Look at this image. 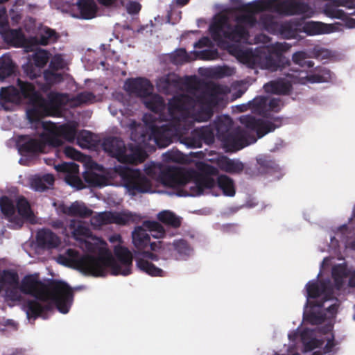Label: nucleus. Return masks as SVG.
Segmentation results:
<instances>
[{"instance_id": "1", "label": "nucleus", "mask_w": 355, "mask_h": 355, "mask_svg": "<svg viewBox=\"0 0 355 355\" xmlns=\"http://www.w3.org/2000/svg\"><path fill=\"white\" fill-rule=\"evenodd\" d=\"M243 10L236 17L234 26L227 12L215 15L209 26L212 39L217 45L227 50L248 67L260 68L270 71L286 69L290 61L282 56L291 45L287 42H276L271 47L260 46L252 50L241 47V44H250L249 28L254 26L256 14L263 10L284 15H300L311 17L315 11L302 0H254L245 3L243 0H230Z\"/></svg>"}, {"instance_id": "2", "label": "nucleus", "mask_w": 355, "mask_h": 355, "mask_svg": "<svg viewBox=\"0 0 355 355\" xmlns=\"http://www.w3.org/2000/svg\"><path fill=\"white\" fill-rule=\"evenodd\" d=\"M229 91L223 98L211 105V114L213 107L223 101L227 94L230 93V88L226 86ZM200 121V122L209 120ZM243 128H232V120L227 115L218 116L214 121V125L202 126L193 129L196 119H193L191 125L182 122L178 128L168 130L162 137H155L157 142L161 146H168L173 139H178L187 148H200L202 143L211 144L214 141V137L223 142L225 148L230 151H236L244 147L255 143L259 138H261L268 132L274 131L282 125V121L279 118H270V119H257L251 115H243L239 118Z\"/></svg>"}, {"instance_id": "3", "label": "nucleus", "mask_w": 355, "mask_h": 355, "mask_svg": "<svg viewBox=\"0 0 355 355\" xmlns=\"http://www.w3.org/2000/svg\"><path fill=\"white\" fill-rule=\"evenodd\" d=\"M156 85L166 94L184 92L169 101L162 112L163 116L157 119L162 121L157 128L160 132L178 128L182 122L190 126L193 119L199 121L207 119L211 114V105L229 91L225 85L206 84L196 76L182 79L173 73L159 78Z\"/></svg>"}, {"instance_id": "4", "label": "nucleus", "mask_w": 355, "mask_h": 355, "mask_svg": "<svg viewBox=\"0 0 355 355\" xmlns=\"http://www.w3.org/2000/svg\"><path fill=\"white\" fill-rule=\"evenodd\" d=\"M68 228L76 245L86 254L68 249L57 257L59 263L76 266L83 273L94 277H105L109 271L112 275L128 276L132 273L133 257L127 248L116 245L114 257L107 243L92 233L87 222L71 219Z\"/></svg>"}, {"instance_id": "5", "label": "nucleus", "mask_w": 355, "mask_h": 355, "mask_svg": "<svg viewBox=\"0 0 355 355\" xmlns=\"http://www.w3.org/2000/svg\"><path fill=\"white\" fill-rule=\"evenodd\" d=\"M45 83L36 81V86L17 79V87H2L0 90V108L6 111H12L15 107L25 101L28 104L26 111L30 123L42 121L44 116H59L61 109L64 107H78L95 103L96 96L90 92H83L75 96L67 94L51 92L47 99L42 97L40 92H47L51 85L62 80L61 73L46 70L44 72Z\"/></svg>"}, {"instance_id": "6", "label": "nucleus", "mask_w": 355, "mask_h": 355, "mask_svg": "<svg viewBox=\"0 0 355 355\" xmlns=\"http://www.w3.org/2000/svg\"><path fill=\"white\" fill-rule=\"evenodd\" d=\"M3 289L6 290L8 301L20 302L23 294L31 295L33 299L22 304L28 320L37 317L48 318L55 306L59 312L66 314L73 300V291L67 284L55 282L47 286L36 273L25 276L19 285L16 272L0 270V291Z\"/></svg>"}, {"instance_id": "7", "label": "nucleus", "mask_w": 355, "mask_h": 355, "mask_svg": "<svg viewBox=\"0 0 355 355\" xmlns=\"http://www.w3.org/2000/svg\"><path fill=\"white\" fill-rule=\"evenodd\" d=\"M144 171L152 179L164 186L177 189L176 196L196 197L211 194L219 196L215 191L218 188L224 196L233 197L235 186L232 179L226 175L218 176L216 181L212 175H218L216 168L205 166V173L200 174L194 170H187L152 162L145 165Z\"/></svg>"}, {"instance_id": "8", "label": "nucleus", "mask_w": 355, "mask_h": 355, "mask_svg": "<svg viewBox=\"0 0 355 355\" xmlns=\"http://www.w3.org/2000/svg\"><path fill=\"white\" fill-rule=\"evenodd\" d=\"M35 128H41L39 139L29 136L18 137L16 146L18 153L21 155L35 153H44L49 146H61L64 141H73L76 139L77 144L82 148H91L96 144L95 136L87 130H82L77 133L78 123L69 121L65 124L58 125L51 121H38L31 123Z\"/></svg>"}, {"instance_id": "9", "label": "nucleus", "mask_w": 355, "mask_h": 355, "mask_svg": "<svg viewBox=\"0 0 355 355\" xmlns=\"http://www.w3.org/2000/svg\"><path fill=\"white\" fill-rule=\"evenodd\" d=\"M85 180L92 187L107 185L123 187L130 196L140 193H155L151 182L136 168L118 165L109 169L92 162L90 168L83 173Z\"/></svg>"}, {"instance_id": "10", "label": "nucleus", "mask_w": 355, "mask_h": 355, "mask_svg": "<svg viewBox=\"0 0 355 355\" xmlns=\"http://www.w3.org/2000/svg\"><path fill=\"white\" fill-rule=\"evenodd\" d=\"M119 122L123 127H128L130 131V139L133 143L126 148L124 142L116 137H108L103 140V149L110 155L115 157L121 163H141L147 157V150L153 148L156 145L159 148H164L157 144L151 137V130L146 128L143 123H137L130 119L126 123L118 116Z\"/></svg>"}, {"instance_id": "11", "label": "nucleus", "mask_w": 355, "mask_h": 355, "mask_svg": "<svg viewBox=\"0 0 355 355\" xmlns=\"http://www.w3.org/2000/svg\"><path fill=\"white\" fill-rule=\"evenodd\" d=\"M124 89L130 94L143 98L144 103L151 113L145 114L143 116V124L151 130V137L158 144L155 137H162L164 135V132L157 131L159 124L162 121H157L161 118L162 111L165 110V104L163 98L157 94H153V86L146 78H137L127 80L123 85ZM150 138V136H149Z\"/></svg>"}, {"instance_id": "12", "label": "nucleus", "mask_w": 355, "mask_h": 355, "mask_svg": "<svg viewBox=\"0 0 355 355\" xmlns=\"http://www.w3.org/2000/svg\"><path fill=\"white\" fill-rule=\"evenodd\" d=\"M268 32L279 33L286 39L297 38L299 33L304 32L308 35L329 34L342 31L343 25L338 23L324 24L319 21H310L304 24L295 21H285L281 24L270 15H263L259 22Z\"/></svg>"}, {"instance_id": "13", "label": "nucleus", "mask_w": 355, "mask_h": 355, "mask_svg": "<svg viewBox=\"0 0 355 355\" xmlns=\"http://www.w3.org/2000/svg\"><path fill=\"white\" fill-rule=\"evenodd\" d=\"M284 73L285 78L265 84L263 85L265 92L276 94H285L291 90L293 83L306 85L328 83L334 78V74L331 71L324 67L316 68L311 73L303 70L289 69V72H284Z\"/></svg>"}, {"instance_id": "14", "label": "nucleus", "mask_w": 355, "mask_h": 355, "mask_svg": "<svg viewBox=\"0 0 355 355\" xmlns=\"http://www.w3.org/2000/svg\"><path fill=\"white\" fill-rule=\"evenodd\" d=\"M329 235L330 242L324 247H320L321 252L337 254L343 248L355 250V239L352 238L354 232L347 225L344 224L336 229H332L329 232Z\"/></svg>"}, {"instance_id": "15", "label": "nucleus", "mask_w": 355, "mask_h": 355, "mask_svg": "<svg viewBox=\"0 0 355 355\" xmlns=\"http://www.w3.org/2000/svg\"><path fill=\"white\" fill-rule=\"evenodd\" d=\"M0 35L6 43L12 46L23 47L26 52L32 51L31 37L27 38L21 28H10L5 7H0Z\"/></svg>"}, {"instance_id": "16", "label": "nucleus", "mask_w": 355, "mask_h": 355, "mask_svg": "<svg viewBox=\"0 0 355 355\" xmlns=\"http://www.w3.org/2000/svg\"><path fill=\"white\" fill-rule=\"evenodd\" d=\"M150 249L157 252L164 259L175 257L177 259H186L193 254L192 248L184 239L175 240L172 245L162 241L153 242Z\"/></svg>"}, {"instance_id": "17", "label": "nucleus", "mask_w": 355, "mask_h": 355, "mask_svg": "<svg viewBox=\"0 0 355 355\" xmlns=\"http://www.w3.org/2000/svg\"><path fill=\"white\" fill-rule=\"evenodd\" d=\"M49 60V53L44 49L36 51L27 63L23 65L24 73L31 79L40 76L41 69L43 68Z\"/></svg>"}, {"instance_id": "18", "label": "nucleus", "mask_w": 355, "mask_h": 355, "mask_svg": "<svg viewBox=\"0 0 355 355\" xmlns=\"http://www.w3.org/2000/svg\"><path fill=\"white\" fill-rule=\"evenodd\" d=\"M136 265L137 267L146 274L154 277H164L166 272L155 266L152 263L151 261H157V256L152 252H142L136 254Z\"/></svg>"}, {"instance_id": "19", "label": "nucleus", "mask_w": 355, "mask_h": 355, "mask_svg": "<svg viewBox=\"0 0 355 355\" xmlns=\"http://www.w3.org/2000/svg\"><path fill=\"white\" fill-rule=\"evenodd\" d=\"M58 172L64 173L66 183L76 189H82L85 187V183L81 180L79 173V166L75 162H64L55 166Z\"/></svg>"}, {"instance_id": "20", "label": "nucleus", "mask_w": 355, "mask_h": 355, "mask_svg": "<svg viewBox=\"0 0 355 355\" xmlns=\"http://www.w3.org/2000/svg\"><path fill=\"white\" fill-rule=\"evenodd\" d=\"M58 214H62L69 216H78L80 218H88L93 214V211L88 208L82 201H75L69 205L63 202L53 203Z\"/></svg>"}, {"instance_id": "21", "label": "nucleus", "mask_w": 355, "mask_h": 355, "mask_svg": "<svg viewBox=\"0 0 355 355\" xmlns=\"http://www.w3.org/2000/svg\"><path fill=\"white\" fill-rule=\"evenodd\" d=\"M254 105L256 106L258 114L263 116H269L270 112H279L283 107L284 103L279 97L257 96L254 98Z\"/></svg>"}, {"instance_id": "22", "label": "nucleus", "mask_w": 355, "mask_h": 355, "mask_svg": "<svg viewBox=\"0 0 355 355\" xmlns=\"http://www.w3.org/2000/svg\"><path fill=\"white\" fill-rule=\"evenodd\" d=\"M0 209L6 218L9 222V226L13 229H17L22 226L21 217L17 214L16 207L14 201L7 197L0 198Z\"/></svg>"}, {"instance_id": "23", "label": "nucleus", "mask_w": 355, "mask_h": 355, "mask_svg": "<svg viewBox=\"0 0 355 355\" xmlns=\"http://www.w3.org/2000/svg\"><path fill=\"white\" fill-rule=\"evenodd\" d=\"M37 243L44 248H54L60 243V238L48 229H42L37 232Z\"/></svg>"}, {"instance_id": "24", "label": "nucleus", "mask_w": 355, "mask_h": 355, "mask_svg": "<svg viewBox=\"0 0 355 355\" xmlns=\"http://www.w3.org/2000/svg\"><path fill=\"white\" fill-rule=\"evenodd\" d=\"M54 183L53 175L46 173L36 174L29 178L30 187L35 191H44L51 188Z\"/></svg>"}, {"instance_id": "25", "label": "nucleus", "mask_w": 355, "mask_h": 355, "mask_svg": "<svg viewBox=\"0 0 355 355\" xmlns=\"http://www.w3.org/2000/svg\"><path fill=\"white\" fill-rule=\"evenodd\" d=\"M218 168L230 174H238L244 169V164L238 159H230L225 156L219 157L216 160Z\"/></svg>"}, {"instance_id": "26", "label": "nucleus", "mask_w": 355, "mask_h": 355, "mask_svg": "<svg viewBox=\"0 0 355 355\" xmlns=\"http://www.w3.org/2000/svg\"><path fill=\"white\" fill-rule=\"evenodd\" d=\"M257 163L259 166V170L261 173H269L273 176L275 179H279L282 176V173L279 166L269 157L266 155H259L257 158Z\"/></svg>"}, {"instance_id": "27", "label": "nucleus", "mask_w": 355, "mask_h": 355, "mask_svg": "<svg viewBox=\"0 0 355 355\" xmlns=\"http://www.w3.org/2000/svg\"><path fill=\"white\" fill-rule=\"evenodd\" d=\"M57 39V34L53 30L48 27H43L40 28L37 37H31V47L33 51L34 46L47 45L55 42Z\"/></svg>"}, {"instance_id": "28", "label": "nucleus", "mask_w": 355, "mask_h": 355, "mask_svg": "<svg viewBox=\"0 0 355 355\" xmlns=\"http://www.w3.org/2000/svg\"><path fill=\"white\" fill-rule=\"evenodd\" d=\"M148 230L142 226H138L135 228L132 232V243L135 247L139 250L144 249L150 243V234L147 232Z\"/></svg>"}, {"instance_id": "29", "label": "nucleus", "mask_w": 355, "mask_h": 355, "mask_svg": "<svg viewBox=\"0 0 355 355\" xmlns=\"http://www.w3.org/2000/svg\"><path fill=\"white\" fill-rule=\"evenodd\" d=\"M76 6L80 12V17L90 19L95 17L97 6L94 0H78Z\"/></svg>"}, {"instance_id": "30", "label": "nucleus", "mask_w": 355, "mask_h": 355, "mask_svg": "<svg viewBox=\"0 0 355 355\" xmlns=\"http://www.w3.org/2000/svg\"><path fill=\"white\" fill-rule=\"evenodd\" d=\"M112 223L119 225H126L135 223L139 219V216L128 210L112 211Z\"/></svg>"}, {"instance_id": "31", "label": "nucleus", "mask_w": 355, "mask_h": 355, "mask_svg": "<svg viewBox=\"0 0 355 355\" xmlns=\"http://www.w3.org/2000/svg\"><path fill=\"white\" fill-rule=\"evenodd\" d=\"M17 214L19 217H21L22 225L25 220L33 223L36 222L35 216L31 210L29 202L24 197H19L17 200Z\"/></svg>"}, {"instance_id": "32", "label": "nucleus", "mask_w": 355, "mask_h": 355, "mask_svg": "<svg viewBox=\"0 0 355 355\" xmlns=\"http://www.w3.org/2000/svg\"><path fill=\"white\" fill-rule=\"evenodd\" d=\"M112 211L97 213L91 217L90 224L94 230H98L103 225L112 223Z\"/></svg>"}, {"instance_id": "33", "label": "nucleus", "mask_w": 355, "mask_h": 355, "mask_svg": "<svg viewBox=\"0 0 355 355\" xmlns=\"http://www.w3.org/2000/svg\"><path fill=\"white\" fill-rule=\"evenodd\" d=\"M309 58H313L311 51L307 52L305 51H300L294 53L292 55L293 62L302 67L311 68L313 67L314 63L313 61L306 60Z\"/></svg>"}, {"instance_id": "34", "label": "nucleus", "mask_w": 355, "mask_h": 355, "mask_svg": "<svg viewBox=\"0 0 355 355\" xmlns=\"http://www.w3.org/2000/svg\"><path fill=\"white\" fill-rule=\"evenodd\" d=\"M162 157L163 160L166 162L187 163L189 162V156L177 149L168 150L162 155Z\"/></svg>"}, {"instance_id": "35", "label": "nucleus", "mask_w": 355, "mask_h": 355, "mask_svg": "<svg viewBox=\"0 0 355 355\" xmlns=\"http://www.w3.org/2000/svg\"><path fill=\"white\" fill-rule=\"evenodd\" d=\"M157 218L161 222L173 227H179L181 223L180 218L169 210L160 211L157 214Z\"/></svg>"}, {"instance_id": "36", "label": "nucleus", "mask_w": 355, "mask_h": 355, "mask_svg": "<svg viewBox=\"0 0 355 355\" xmlns=\"http://www.w3.org/2000/svg\"><path fill=\"white\" fill-rule=\"evenodd\" d=\"M14 71V64L9 56L0 58V80H3Z\"/></svg>"}, {"instance_id": "37", "label": "nucleus", "mask_w": 355, "mask_h": 355, "mask_svg": "<svg viewBox=\"0 0 355 355\" xmlns=\"http://www.w3.org/2000/svg\"><path fill=\"white\" fill-rule=\"evenodd\" d=\"M144 226L150 233V236L155 239H161L165 236V230L162 225L155 221H145Z\"/></svg>"}, {"instance_id": "38", "label": "nucleus", "mask_w": 355, "mask_h": 355, "mask_svg": "<svg viewBox=\"0 0 355 355\" xmlns=\"http://www.w3.org/2000/svg\"><path fill=\"white\" fill-rule=\"evenodd\" d=\"M171 61L175 64H182L191 60L184 49H179L169 55Z\"/></svg>"}, {"instance_id": "39", "label": "nucleus", "mask_w": 355, "mask_h": 355, "mask_svg": "<svg viewBox=\"0 0 355 355\" xmlns=\"http://www.w3.org/2000/svg\"><path fill=\"white\" fill-rule=\"evenodd\" d=\"M25 3L24 0H17L12 8L10 10L9 15L12 25H17L20 23L22 15L21 11L19 8V6H24Z\"/></svg>"}, {"instance_id": "40", "label": "nucleus", "mask_w": 355, "mask_h": 355, "mask_svg": "<svg viewBox=\"0 0 355 355\" xmlns=\"http://www.w3.org/2000/svg\"><path fill=\"white\" fill-rule=\"evenodd\" d=\"M68 65V61L63 54H55L50 62V68L53 70L64 69Z\"/></svg>"}, {"instance_id": "41", "label": "nucleus", "mask_w": 355, "mask_h": 355, "mask_svg": "<svg viewBox=\"0 0 355 355\" xmlns=\"http://www.w3.org/2000/svg\"><path fill=\"white\" fill-rule=\"evenodd\" d=\"M235 73L234 68L224 65L216 67L211 70V74L217 78H221L223 77L231 76Z\"/></svg>"}, {"instance_id": "42", "label": "nucleus", "mask_w": 355, "mask_h": 355, "mask_svg": "<svg viewBox=\"0 0 355 355\" xmlns=\"http://www.w3.org/2000/svg\"><path fill=\"white\" fill-rule=\"evenodd\" d=\"M194 58L203 60H214L218 58L217 50L205 49L200 51H194Z\"/></svg>"}, {"instance_id": "43", "label": "nucleus", "mask_w": 355, "mask_h": 355, "mask_svg": "<svg viewBox=\"0 0 355 355\" xmlns=\"http://www.w3.org/2000/svg\"><path fill=\"white\" fill-rule=\"evenodd\" d=\"M311 53L312 54L313 58L321 60L331 59L334 57V54L330 50L319 46L314 47L311 51Z\"/></svg>"}, {"instance_id": "44", "label": "nucleus", "mask_w": 355, "mask_h": 355, "mask_svg": "<svg viewBox=\"0 0 355 355\" xmlns=\"http://www.w3.org/2000/svg\"><path fill=\"white\" fill-rule=\"evenodd\" d=\"M123 6H125L129 14H137L141 9V5L138 2L130 0H125V3Z\"/></svg>"}, {"instance_id": "45", "label": "nucleus", "mask_w": 355, "mask_h": 355, "mask_svg": "<svg viewBox=\"0 0 355 355\" xmlns=\"http://www.w3.org/2000/svg\"><path fill=\"white\" fill-rule=\"evenodd\" d=\"M340 5L345 6L347 13L355 15V0H333Z\"/></svg>"}, {"instance_id": "46", "label": "nucleus", "mask_w": 355, "mask_h": 355, "mask_svg": "<svg viewBox=\"0 0 355 355\" xmlns=\"http://www.w3.org/2000/svg\"><path fill=\"white\" fill-rule=\"evenodd\" d=\"M124 105L119 101H114L113 103L110 105L109 110L112 116H117L118 112L121 113V115H123V112L122 110V107Z\"/></svg>"}, {"instance_id": "47", "label": "nucleus", "mask_w": 355, "mask_h": 355, "mask_svg": "<svg viewBox=\"0 0 355 355\" xmlns=\"http://www.w3.org/2000/svg\"><path fill=\"white\" fill-rule=\"evenodd\" d=\"M167 18L168 23L175 24L181 19V12L171 10L168 12Z\"/></svg>"}, {"instance_id": "48", "label": "nucleus", "mask_w": 355, "mask_h": 355, "mask_svg": "<svg viewBox=\"0 0 355 355\" xmlns=\"http://www.w3.org/2000/svg\"><path fill=\"white\" fill-rule=\"evenodd\" d=\"M256 106L254 105V99L252 101H249L247 104H242L237 106V108L240 112H245L251 110L253 113L258 114V111L256 110Z\"/></svg>"}, {"instance_id": "49", "label": "nucleus", "mask_w": 355, "mask_h": 355, "mask_svg": "<svg viewBox=\"0 0 355 355\" xmlns=\"http://www.w3.org/2000/svg\"><path fill=\"white\" fill-rule=\"evenodd\" d=\"M23 26L24 29L28 33H31L35 28V19L32 17H26L23 21Z\"/></svg>"}, {"instance_id": "50", "label": "nucleus", "mask_w": 355, "mask_h": 355, "mask_svg": "<svg viewBox=\"0 0 355 355\" xmlns=\"http://www.w3.org/2000/svg\"><path fill=\"white\" fill-rule=\"evenodd\" d=\"M64 153L67 157L72 159H78L80 157L79 152L69 146L64 148Z\"/></svg>"}, {"instance_id": "51", "label": "nucleus", "mask_w": 355, "mask_h": 355, "mask_svg": "<svg viewBox=\"0 0 355 355\" xmlns=\"http://www.w3.org/2000/svg\"><path fill=\"white\" fill-rule=\"evenodd\" d=\"M211 44V40L208 37H203L201 40H200L198 42L195 43L194 47L195 48H202V47H206L209 46Z\"/></svg>"}, {"instance_id": "52", "label": "nucleus", "mask_w": 355, "mask_h": 355, "mask_svg": "<svg viewBox=\"0 0 355 355\" xmlns=\"http://www.w3.org/2000/svg\"><path fill=\"white\" fill-rule=\"evenodd\" d=\"M101 4L104 6H110V5H118L119 2L121 5L125 3V0H98Z\"/></svg>"}, {"instance_id": "53", "label": "nucleus", "mask_w": 355, "mask_h": 355, "mask_svg": "<svg viewBox=\"0 0 355 355\" xmlns=\"http://www.w3.org/2000/svg\"><path fill=\"white\" fill-rule=\"evenodd\" d=\"M109 241L111 243H119L121 242V236L118 234H114L109 237Z\"/></svg>"}, {"instance_id": "54", "label": "nucleus", "mask_w": 355, "mask_h": 355, "mask_svg": "<svg viewBox=\"0 0 355 355\" xmlns=\"http://www.w3.org/2000/svg\"><path fill=\"white\" fill-rule=\"evenodd\" d=\"M189 0H173V3H176L178 6H183L186 5Z\"/></svg>"}, {"instance_id": "55", "label": "nucleus", "mask_w": 355, "mask_h": 355, "mask_svg": "<svg viewBox=\"0 0 355 355\" xmlns=\"http://www.w3.org/2000/svg\"><path fill=\"white\" fill-rule=\"evenodd\" d=\"M53 225L55 227H59L62 226V222H54Z\"/></svg>"}, {"instance_id": "56", "label": "nucleus", "mask_w": 355, "mask_h": 355, "mask_svg": "<svg viewBox=\"0 0 355 355\" xmlns=\"http://www.w3.org/2000/svg\"><path fill=\"white\" fill-rule=\"evenodd\" d=\"M352 216L355 217V206L354 207V209H353Z\"/></svg>"}, {"instance_id": "57", "label": "nucleus", "mask_w": 355, "mask_h": 355, "mask_svg": "<svg viewBox=\"0 0 355 355\" xmlns=\"http://www.w3.org/2000/svg\"><path fill=\"white\" fill-rule=\"evenodd\" d=\"M101 65L105 67V62L102 61L101 62Z\"/></svg>"}, {"instance_id": "58", "label": "nucleus", "mask_w": 355, "mask_h": 355, "mask_svg": "<svg viewBox=\"0 0 355 355\" xmlns=\"http://www.w3.org/2000/svg\"><path fill=\"white\" fill-rule=\"evenodd\" d=\"M101 48H102V49H104V48H105V45H104V44H102V45L101 46Z\"/></svg>"}, {"instance_id": "59", "label": "nucleus", "mask_w": 355, "mask_h": 355, "mask_svg": "<svg viewBox=\"0 0 355 355\" xmlns=\"http://www.w3.org/2000/svg\"><path fill=\"white\" fill-rule=\"evenodd\" d=\"M82 286L77 287V289H80Z\"/></svg>"}]
</instances>
